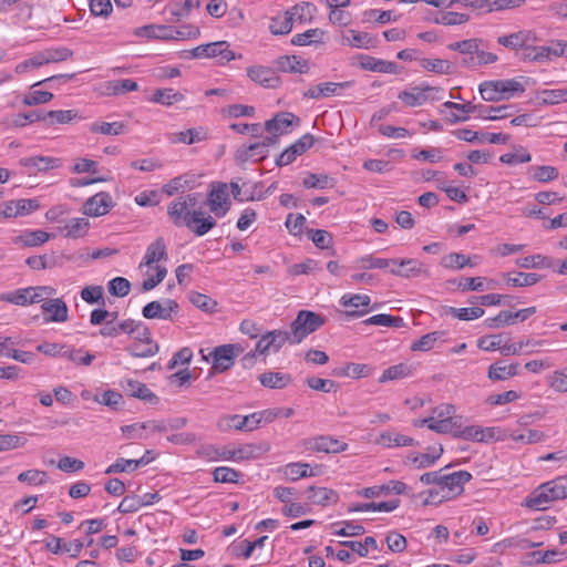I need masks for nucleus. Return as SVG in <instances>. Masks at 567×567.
<instances>
[{
    "mask_svg": "<svg viewBox=\"0 0 567 567\" xmlns=\"http://www.w3.org/2000/svg\"><path fill=\"white\" fill-rule=\"evenodd\" d=\"M182 56L186 59L217 58L223 62H230L236 59L235 53L229 49L227 41H217L207 44H200L193 50L183 51Z\"/></svg>",
    "mask_w": 567,
    "mask_h": 567,
    "instance_id": "obj_5",
    "label": "nucleus"
},
{
    "mask_svg": "<svg viewBox=\"0 0 567 567\" xmlns=\"http://www.w3.org/2000/svg\"><path fill=\"white\" fill-rule=\"evenodd\" d=\"M183 100L184 95L181 92H177L171 87L155 90L152 97L150 99L151 102L158 103L165 106H171L172 104L181 102Z\"/></svg>",
    "mask_w": 567,
    "mask_h": 567,
    "instance_id": "obj_41",
    "label": "nucleus"
},
{
    "mask_svg": "<svg viewBox=\"0 0 567 567\" xmlns=\"http://www.w3.org/2000/svg\"><path fill=\"white\" fill-rule=\"evenodd\" d=\"M258 379L261 385L268 389H284L292 381L289 373L272 371L261 373Z\"/></svg>",
    "mask_w": 567,
    "mask_h": 567,
    "instance_id": "obj_35",
    "label": "nucleus"
},
{
    "mask_svg": "<svg viewBox=\"0 0 567 567\" xmlns=\"http://www.w3.org/2000/svg\"><path fill=\"white\" fill-rule=\"evenodd\" d=\"M482 43H483L482 39L473 38V39H467V40L450 43L447 45V49H450L452 51H457L464 55L476 54L478 52V48Z\"/></svg>",
    "mask_w": 567,
    "mask_h": 567,
    "instance_id": "obj_59",
    "label": "nucleus"
},
{
    "mask_svg": "<svg viewBox=\"0 0 567 567\" xmlns=\"http://www.w3.org/2000/svg\"><path fill=\"white\" fill-rule=\"evenodd\" d=\"M441 91L440 87H433L430 85L413 86L410 91H402L398 97L410 107L423 105L429 100V92Z\"/></svg>",
    "mask_w": 567,
    "mask_h": 567,
    "instance_id": "obj_20",
    "label": "nucleus"
},
{
    "mask_svg": "<svg viewBox=\"0 0 567 567\" xmlns=\"http://www.w3.org/2000/svg\"><path fill=\"white\" fill-rule=\"evenodd\" d=\"M412 374V368L406 363L391 365L383 371L379 378L380 383L388 381L401 380Z\"/></svg>",
    "mask_w": 567,
    "mask_h": 567,
    "instance_id": "obj_46",
    "label": "nucleus"
},
{
    "mask_svg": "<svg viewBox=\"0 0 567 567\" xmlns=\"http://www.w3.org/2000/svg\"><path fill=\"white\" fill-rule=\"evenodd\" d=\"M326 323V318L310 310H300L291 322V344L300 343L307 336L319 330Z\"/></svg>",
    "mask_w": 567,
    "mask_h": 567,
    "instance_id": "obj_4",
    "label": "nucleus"
},
{
    "mask_svg": "<svg viewBox=\"0 0 567 567\" xmlns=\"http://www.w3.org/2000/svg\"><path fill=\"white\" fill-rule=\"evenodd\" d=\"M343 44L360 49H371L378 47L379 39L377 35L368 32L350 29L348 30L347 35L343 37Z\"/></svg>",
    "mask_w": 567,
    "mask_h": 567,
    "instance_id": "obj_25",
    "label": "nucleus"
},
{
    "mask_svg": "<svg viewBox=\"0 0 567 567\" xmlns=\"http://www.w3.org/2000/svg\"><path fill=\"white\" fill-rule=\"evenodd\" d=\"M302 185L305 188L323 189L328 186L333 187V178L327 174L309 173L308 176L302 181Z\"/></svg>",
    "mask_w": 567,
    "mask_h": 567,
    "instance_id": "obj_61",
    "label": "nucleus"
},
{
    "mask_svg": "<svg viewBox=\"0 0 567 567\" xmlns=\"http://www.w3.org/2000/svg\"><path fill=\"white\" fill-rule=\"evenodd\" d=\"M516 265L525 269L551 268L554 266V259L543 255L526 256L518 258Z\"/></svg>",
    "mask_w": 567,
    "mask_h": 567,
    "instance_id": "obj_44",
    "label": "nucleus"
},
{
    "mask_svg": "<svg viewBox=\"0 0 567 567\" xmlns=\"http://www.w3.org/2000/svg\"><path fill=\"white\" fill-rule=\"evenodd\" d=\"M495 427L482 429L476 425L464 426V440L475 442H488L495 439Z\"/></svg>",
    "mask_w": 567,
    "mask_h": 567,
    "instance_id": "obj_45",
    "label": "nucleus"
},
{
    "mask_svg": "<svg viewBox=\"0 0 567 567\" xmlns=\"http://www.w3.org/2000/svg\"><path fill=\"white\" fill-rule=\"evenodd\" d=\"M276 66L281 72L288 73H308L309 63L298 55H282L276 60Z\"/></svg>",
    "mask_w": 567,
    "mask_h": 567,
    "instance_id": "obj_30",
    "label": "nucleus"
},
{
    "mask_svg": "<svg viewBox=\"0 0 567 567\" xmlns=\"http://www.w3.org/2000/svg\"><path fill=\"white\" fill-rule=\"evenodd\" d=\"M167 249L166 244L163 237H157L154 241H152L147 248L146 252L144 255L143 261L141 266H152L154 262L167 260Z\"/></svg>",
    "mask_w": 567,
    "mask_h": 567,
    "instance_id": "obj_32",
    "label": "nucleus"
},
{
    "mask_svg": "<svg viewBox=\"0 0 567 567\" xmlns=\"http://www.w3.org/2000/svg\"><path fill=\"white\" fill-rule=\"evenodd\" d=\"M443 331H433L422 336L419 340L414 341L410 349L412 351H429L433 349L435 342L442 338Z\"/></svg>",
    "mask_w": 567,
    "mask_h": 567,
    "instance_id": "obj_62",
    "label": "nucleus"
},
{
    "mask_svg": "<svg viewBox=\"0 0 567 567\" xmlns=\"http://www.w3.org/2000/svg\"><path fill=\"white\" fill-rule=\"evenodd\" d=\"M33 291V287L17 289L12 292L3 293L0 299L17 306L41 302V296Z\"/></svg>",
    "mask_w": 567,
    "mask_h": 567,
    "instance_id": "obj_28",
    "label": "nucleus"
},
{
    "mask_svg": "<svg viewBox=\"0 0 567 567\" xmlns=\"http://www.w3.org/2000/svg\"><path fill=\"white\" fill-rule=\"evenodd\" d=\"M359 65L362 70L379 72V73H400L399 66L395 62L377 59L367 54H358Z\"/></svg>",
    "mask_w": 567,
    "mask_h": 567,
    "instance_id": "obj_18",
    "label": "nucleus"
},
{
    "mask_svg": "<svg viewBox=\"0 0 567 567\" xmlns=\"http://www.w3.org/2000/svg\"><path fill=\"white\" fill-rule=\"evenodd\" d=\"M309 501L312 504L326 506L331 503H336L338 499V495L334 491L326 488V487H315L310 486L308 488Z\"/></svg>",
    "mask_w": 567,
    "mask_h": 567,
    "instance_id": "obj_38",
    "label": "nucleus"
},
{
    "mask_svg": "<svg viewBox=\"0 0 567 567\" xmlns=\"http://www.w3.org/2000/svg\"><path fill=\"white\" fill-rule=\"evenodd\" d=\"M121 328L124 333L135 334L134 342L157 343L153 340L150 328L143 321L125 319L121 321Z\"/></svg>",
    "mask_w": 567,
    "mask_h": 567,
    "instance_id": "obj_22",
    "label": "nucleus"
},
{
    "mask_svg": "<svg viewBox=\"0 0 567 567\" xmlns=\"http://www.w3.org/2000/svg\"><path fill=\"white\" fill-rule=\"evenodd\" d=\"M470 20V16L465 13L446 11L442 12L434 18L433 22L442 25H456L466 23Z\"/></svg>",
    "mask_w": 567,
    "mask_h": 567,
    "instance_id": "obj_63",
    "label": "nucleus"
},
{
    "mask_svg": "<svg viewBox=\"0 0 567 567\" xmlns=\"http://www.w3.org/2000/svg\"><path fill=\"white\" fill-rule=\"evenodd\" d=\"M399 268H392L390 270L391 275L402 277V278H412L419 277L422 274H427V269L424 264L414 258H405L398 259Z\"/></svg>",
    "mask_w": 567,
    "mask_h": 567,
    "instance_id": "obj_21",
    "label": "nucleus"
},
{
    "mask_svg": "<svg viewBox=\"0 0 567 567\" xmlns=\"http://www.w3.org/2000/svg\"><path fill=\"white\" fill-rule=\"evenodd\" d=\"M137 90V82L131 79L111 80L105 82V91L109 95H123L127 92Z\"/></svg>",
    "mask_w": 567,
    "mask_h": 567,
    "instance_id": "obj_40",
    "label": "nucleus"
},
{
    "mask_svg": "<svg viewBox=\"0 0 567 567\" xmlns=\"http://www.w3.org/2000/svg\"><path fill=\"white\" fill-rule=\"evenodd\" d=\"M122 388L125 393L132 398L140 399L151 404H157L159 402V398L152 392L146 384L140 381L128 379L122 384Z\"/></svg>",
    "mask_w": 567,
    "mask_h": 567,
    "instance_id": "obj_24",
    "label": "nucleus"
},
{
    "mask_svg": "<svg viewBox=\"0 0 567 567\" xmlns=\"http://www.w3.org/2000/svg\"><path fill=\"white\" fill-rule=\"evenodd\" d=\"M44 313H49L45 317V321L64 322L68 320V306L62 299H50L41 306Z\"/></svg>",
    "mask_w": 567,
    "mask_h": 567,
    "instance_id": "obj_31",
    "label": "nucleus"
},
{
    "mask_svg": "<svg viewBox=\"0 0 567 567\" xmlns=\"http://www.w3.org/2000/svg\"><path fill=\"white\" fill-rule=\"evenodd\" d=\"M546 492L549 493L551 502L567 497V477L561 476L544 483Z\"/></svg>",
    "mask_w": 567,
    "mask_h": 567,
    "instance_id": "obj_50",
    "label": "nucleus"
},
{
    "mask_svg": "<svg viewBox=\"0 0 567 567\" xmlns=\"http://www.w3.org/2000/svg\"><path fill=\"white\" fill-rule=\"evenodd\" d=\"M300 117L291 112H279L272 118L266 121L265 128L269 133L280 132V134L288 133L287 128L291 125H299Z\"/></svg>",
    "mask_w": 567,
    "mask_h": 567,
    "instance_id": "obj_23",
    "label": "nucleus"
},
{
    "mask_svg": "<svg viewBox=\"0 0 567 567\" xmlns=\"http://www.w3.org/2000/svg\"><path fill=\"white\" fill-rule=\"evenodd\" d=\"M379 443L386 447L393 446H412L414 440L410 436L395 433V432H385L380 435Z\"/></svg>",
    "mask_w": 567,
    "mask_h": 567,
    "instance_id": "obj_54",
    "label": "nucleus"
},
{
    "mask_svg": "<svg viewBox=\"0 0 567 567\" xmlns=\"http://www.w3.org/2000/svg\"><path fill=\"white\" fill-rule=\"evenodd\" d=\"M198 196L195 193L179 196L167 206V215L176 227L185 226L196 236L206 235L216 226V219L210 216H204L205 213L196 206Z\"/></svg>",
    "mask_w": 567,
    "mask_h": 567,
    "instance_id": "obj_1",
    "label": "nucleus"
},
{
    "mask_svg": "<svg viewBox=\"0 0 567 567\" xmlns=\"http://www.w3.org/2000/svg\"><path fill=\"white\" fill-rule=\"evenodd\" d=\"M405 489V484L400 481H391L386 484L380 485V486H372L363 488L360 492V495L367 498H373L379 497L382 494H388L390 492H393L395 494H402Z\"/></svg>",
    "mask_w": 567,
    "mask_h": 567,
    "instance_id": "obj_36",
    "label": "nucleus"
},
{
    "mask_svg": "<svg viewBox=\"0 0 567 567\" xmlns=\"http://www.w3.org/2000/svg\"><path fill=\"white\" fill-rule=\"evenodd\" d=\"M280 472L289 481H298L303 477L317 476L323 473L321 464L311 465L310 463H288L280 468Z\"/></svg>",
    "mask_w": 567,
    "mask_h": 567,
    "instance_id": "obj_17",
    "label": "nucleus"
},
{
    "mask_svg": "<svg viewBox=\"0 0 567 567\" xmlns=\"http://www.w3.org/2000/svg\"><path fill=\"white\" fill-rule=\"evenodd\" d=\"M133 358H148L158 353V343L133 342L124 348Z\"/></svg>",
    "mask_w": 567,
    "mask_h": 567,
    "instance_id": "obj_43",
    "label": "nucleus"
},
{
    "mask_svg": "<svg viewBox=\"0 0 567 567\" xmlns=\"http://www.w3.org/2000/svg\"><path fill=\"white\" fill-rule=\"evenodd\" d=\"M125 124L123 122H94L90 126V132L103 135H120L124 133Z\"/></svg>",
    "mask_w": 567,
    "mask_h": 567,
    "instance_id": "obj_58",
    "label": "nucleus"
},
{
    "mask_svg": "<svg viewBox=\"0 0 567 567\" xmlns=\"http://www.w3.org/2000/svg\"><path fill=\"white\" fill-rule=\"evenodd\" d=\"M89 227V219L84 217L72 218L63 228H61V233H64V236L68 238H80L87 233Z\"/></svg>",
    "mask_w": 567,
    "mask_h": 567,
    "instance_id": "obj_42",
    "label": "nucleus"
},
{
    "mask_svg": "<svg viewBox=\"0 0 567 567\" xmlns=\"http://www.w3.org/2000/svg\"><path fill=\"white\" fill-rule=\"evenodd\" d=\"M235 344H223L213 349L209 355L213 358L212 371L209 378L215 373H221L229 370L236 359Z\"/></svg>",
    "mask_w": 567,
    "mask_h": 567,
    "instance_id": "obj_9",
    "label": "nucleus"
},
{
    "mask_svg": "<svg viewBox=\"0 0 567 567\" xmlns=\"http://www.w3.org/2000/svg\"><path fill=\"white\" fill-rule=\"evenodd\" d=\"M303 447L306 451L310 452L334 454L346 451L348 449V444L328 435H320L303 440Z\"/></svg>",
    "mask_w": 567,
    "mask_h": 567,
    "instance_id": "obj_10",
    "label": "nucleus"
},
{
    "mask_svg": "<svg viewBox=\"0 0 567 567\" xmlns=\"http://www.w3.org/2000/svg\"><path fill=\"white\" fill-rule=\"evenodd\" d=\"M421 65L425 70H427L430 72L437 73V74H446V75H449V74L453 73L452 63L450 61H447V60H442V59H422L421 60Z\"/></svg>",
    "mask_w": 567,
    "mask_h": 567,
    "instance_id": "obj_60",
    "label": "nucleus"
},
{
    "mask_svg": "<svg viewBox=\"0 0 567 567\" xmlns=\"http://www.w3.org/2000/svg\"><path fill=\"white\" fill-rule=\"evenodd\" d=\"M354 81L344 82H323L311 86L308 91L303 92L305 99L319 100L322 97L340 95L342 90L353 86Z\"/></svg>",
    "mask_w": 567,
    "mask_h": 567,
    "instance_id": "obj_13",
    "label": "nucleus"
},
{
    "mask_svg": "<svg viewBox=\"0 0 567 567\" xmlns=\"http://www.w3.org/2000/svg\"><path fill=\"white\" fill-rule=\"evenodd\" d=\"M450 465L442 468L441 489L447 493L443 497H451L458 495L463 491V484L468 482L472 475L466 471L450 472Z\"/></svg>",
    "mask_w": 567,
    "mask_h": 567,
    "instance_id": "obj_7",
    "label": "nucleus"
},
{
    "mask_svg": "<svg viewBox=\"0 0 567 567\" xmlns=\"http://www.w3.org/2000/svg\"><path fill=\"white\" fill-rule=\"evenodd\" d=\"M445 313L451 315L460 320L468 321L478 319L484 316L485 310L481 307H471V308H454V307H445Z\"/></svg>",
    "mask_w": 567,
    "mask_h": 567,
    "instance_id": "obj_53",
    "label": "nucleus"
},
{
    "mask_svg": "<svg viewBox=\"0 0 567 567\" xmlns=\"http://www.w3.org/2000/svg\"><path fill=\"white\" fill-rule=\"evenodd\" d=\"M533 178L539 183H548L556 179L559 172L556 167L550 165L533 166Z\"/></svg>",
    "mask_w": 567,
    "mask_h": 567,
    "instance_id": "obj_64",
    "label": "nucleus"
},
{
    "mask_svg": "<svg viewBox=\"0 0 567 567\" xmlns=\"http://www.w3.org/2000/svg\"><path fill=\"white\" fill-rule=\"evenodd\" d=\"M174 32L175 27L173 25L150 24L136 29L135 34L138 37H146L148 39L171 41L177 38L174 35Z\"/></svg>",
    "mask_w": 567,
    "mask_h": 567,
    "instance_id": "obj_27",
    "label": "nucleus"
},
{
    "mask_svg": "<svg viewBox=\"0 0 567 567\" xmlns=\"http://www.w3.org/2000/svg\"><path fill=\"white\" fill-rule=\"evenodd\" d=\"M525 86L516 79L484 81L480 84V93L484 101L499 102L524 93Z\"/></svg>",
    "mask_w": 567,
    "mask_h": 567,
    "instance_id": "obj_3",
    "label": "nucleus"
},
{
    "mask_svg": "<svg viewBox=\"0 0 567 567\" xmlns=\"http://www.w3.org/2000/svg\"><path fill=\"white\" fill-rule=\"evenodd\" d=\"M365 326H383V327H404V321L401 317H395L386 313L374 315L363 321Z\"/></svg>",
    "mask_w": 567,
    "mask_h": 567,
    "instance_id": "obj_57",
    "label": "nucleus"
},
{
    "mask_svg": "<svg viewBox=\"0 0 567 567\" xmlns=\"http://www.w3.org/2000/svg\"><path fill=\"white\" fill-rule=\"evenodd\" d=\"M400 501L399 499H392L388 502H381V503H363V504H357L351 507H349V512H369V511H378V512H392L395 508L399 507Z\"/></svg>",
    "mask_w": 567,
    "mask_h": 567,
    "instance_id": "obj_47",
    "label": "nucleus"
},
{
    "mask_svg": "<svg viewBox=\"0 0 567 567\" xmlns=\"http://www.w3.org/2000/svg\"><path fill=\"white\" fill-rule=\"evenodd\" d=\"M538 105H554L559 102H567V89H545L537 93Z\"/></svg>",
    "mask_w": 567,
    "mask_h": 567,
    "instance_id": "obj_39",
    "label": "nucleus"
},
{
    "mask_svg": "<svg viewBox=\"0 0 567 567\" xmlns=\"http://www.w3.org/2000/svg\"><path fill=\"white\" fill-rule=\"evenodd\" d=\"M546 492L549 493L551 502L567 497V477L561 476L544 483Z\"/></svg>",
    "mask_w": 567,
    "mask_h": 567,
    "instance_id": "obj_49",
    "label": "nucleus"
},
{
    "mask_svg": "<svg viewBox=\"0 0 567 567\" xmlns=\"http://www.w3.org/2000/svg\"><path fill=\"white\" fill-rule=\"evenodd\" d=\"M324 31L321 29H309L303 33L295 34L291 38L292 45H309L312 43H322Z\"/></svg>",
    "mask_w": 567,
    "mask_h": 567,
    "instance_id": "obj_52",
    "label": "nucleus"
},
{
    "mask_svg": "<svg viewBox=\"0 0 567 567\" xmlns=\"http://www.w3.org/2000/svg\"><path fill=\"white\" fill-rule=\"evenodd\" d=\"M441 265L447 269H463L466 266H475V262L472 261L471 257L464 254L451 252L442 258Z\"/></svg>",
    "mask_w": 567,
    "mask_h": 567,
    "instance_id": "obj_48",
    "label": "nucleus"
},
{
    "mask_svg": "<svg viewBox=\"0 0 567 567\" xmlns=\"http://www.w3.org/2000/svg\"><path fill=\"white\" fill-rule=\"evenodd\" d=\"M179 305L174 299H165L162 302L151 301L146 303L142 309V315L145 319H162V320H174V315L178 313Z\"/></svg>",
    "mask_w": 567,
    "mask_h": 567,
    "instance_id": "obj_6",
    "label": "nucleus"
},
{
    "mask_svg": "<svg viewBox=\"0 0 567 567\" xmlns=\"http://www.w3.org/2000/svg\"><path fill=\"white\" fill-rule=\"evenodd\" d=\"M530 40L529 31H518L507 35H501L497 38L498 44L506 47L512 50L523 49L527 50H536V47L528 45L527 43Z\"/></svg>",
    "mask_w": 567,
    "mask_h": 567,
    "instance_id": "obj_29",
    "label": "nucleus"
},
{
    "mask_svg": "<svg viewBox=\"0 0 567 567\" xmlns=\"http://www.w3.org/2000/svg\"><path fill=\"white\" fill-rule=\"evenodd\" d=\"M518 368V363L503 365V361H497L489 365L487 377L492 381H504L507 380L508 378L517 375Z\"/></svg>",
    "mask_w": 567,
    "mask_h": 567,
    "instance_id": "obj_34",
    "label": "nucleus"
},
{
    "mask_svg": "<svg viewBox=\"0 0 567 567\" xmlns=\"http://www.w3.org/2000/svg\"><path fill=\"white\" fill-rule=\"evenodd\" d=\"M247 76L252 82L266 89H276L281 84V80L276 70L264 65H252L247 68Z\"/></svg>",
    "mask_w": 567,
    "mask_h": 567,
    "instance_id": "obj_15",
    "label": "nucleus"
},
{
    "mask_svg": "<svg viewBox=\"0 0 567 567\" xmlns=\"http://www.w3.org/2000/svg\"><path fill=\"white\" fill-rule=\"evenodd\" d=\"M207 204L212 213L217 217H223L230 209V200L225 183L213 184V189L208 194Z\"/></svg>",
    "mask_w": 567,
    "mask_h": 567,
    "instance_id": "obj_11",
    "label": "nucleus"
},
{
    "mask_svg": "<svg viewBox=\"0 0 567 567\" xmlns=\"http://www.w3.org/2000/svg\"><path fill=\"white\" fill-rule=\"evenodd\" d=\"M477 114L480 117L491 121H497L502 118H507L513 115V106L512 105H483L478 104Z\"/></svg>",
    "mask_w": 567,
    "mask_h": 567,
    "instance_id": "obj_37",
    "label": "nucleus"
},
{
    "mask_svg": "<svg viewBox=\"0 0 567 567\" xmlns=\"http://www.w3.org/2000/svg\"><path fill=\"white\" fill-rule=\"evenodd\" d=\"M293 25V17L290 14V11H286L282 18H272L269 29L270 32L275 35H284L288 34L292 30Z\"/></svg>",
    "mask_w": 567,
    "mask_h": 567,
    "instance_id": "obj_56",
    "label": "nucleus"
},
{
    "mask_svg": "<svg viewBox=\"0 0 567 567\" xmlns=\"http://www.w3.org/2000/svg\"><path fill=\"white\" fill-rule=\"evenodd\" d=\"M551 503L549 493L546 492V487L543 483L523 501L522 506L532 511H545L549 508Z\"/></svg>",
    "mask_w": 567,
    "mask_h": 567,
    "instance_id": "obj_26",
    "label": "nucleus"
},
{
    "mask_svg": "<svg viewBox=\"0 0 567 567\" xmlns=\"http://www.w3.org/2000/svg\"><path fill=\"white\" fill-rule=\"evenodd\" d=\"M414 426L421 427L426 425L430 430L436 433L452 434L455 437L464 439V427L457 420H441L437 417H425L415 420Z\"/></svg>",
    "mask_w": 567,
    "mask_h": 567,
    "instance_id": "obj_8",
    "label": "nucleus"
},
{
    "mask_svg": "<svg viewBox=\"0 0 567 567\" xmlns=\"http://www.w3.org/2000/svg\"><path fill=\"white\" fill-rule=\"evenodd\" d=\"M188 299L193 306L207 313L215 312L218 305L217 301L209 296L197 291H190L188 293Z\"/></svg>",
    "mask_w": 567,
    "mask_h": 567,
    "instance_id": "obj_51",
    "label": "nucleus"
},
{
    "mask_svg": "<svg viewBox=\"0 0 567 567\" xmlns=\"http://www.w3.org/2000/svg\"><path fill=\"white\" fill-rule=\"evenodd\" d=\"M54 238L53 234L47 233L41 229L24 230L14 238V244H20L23 247H38Z\"/></svg>",
    "mask_w": 567,
    "mask_h": 567,
    "instance_id": "obj_33",
    "label": "nucleus"
},
{
    "mask_svg": "<svg viewBox=\"0 0 567 567\" xmlns=\"http://www.w3.org/2000/svg\"><path fill=\"white\" fill-rule=\"evenodd\" d=\"M269 150L265 148L264 144H259V142L243 145L237 148L235 153V161L238 165H244L250 159L255 162H261L268 156Z\"/></svg>",
    "mask_w": 567,
    "mask_h": 567,
    "instance_id": "obj_19",
    "label": "nucleus"
},
{
    "mask_svg": "<svg viewBox=\"0 0 567 567\" xmlns=\"http://www.w3.org/2000/svg\"><path fill=\"white\" fill-rule=\"evenodd\" d=\"M268 451L269 445L266 443L247 444L238 450L207 444L203 445L197 453L206 461H252L264 457Z\"/></svg>",
    "mask_w": 567,
    "mask_h": 567,
    "instance_id": "obj_2",
    "label": "nucleus"
},
{
    "mask_svg": "<svg viewBox=\"0 0 567 567\" xmlns=\"http://www.w3.org/2000/svg\"><path fill=\"white\" fill-rule=\"evenodd\" d=\"M115 203L107 192H100L86 199L83 205V214L91 217L106 215Z\"/></svg>",
    "mask_w": 567,
    "mask_h": 567,
    "instance_id": "obj_12",
    "label": "nucleus"
},
{
    "mask_svg": "<svg viewBox=\"0 0 567 567\" xmlns=\"http://www.w3.org/2000/svg\"><path fill=\"white\" fill-rule=\"evenodd\" d=\"M504 279L508 286L528 287L537 284L542 276L535 272H518L517 277H511L509 274H505Z\"/></svg>",
    "mask_w": 567,
    "mask_h": 567,
    "instance_id": "obj_55",
    "label": "nucleus"
},
{
    "mask_svg": "<svg viewBox=\"0 0 567 567\" xmlns=\"http://www.w3.org/2000/svg\"><path fill=\"white\" fill-rule=\"evenodd\" d=\"M453 134L461 141H465L468 143H484L488 142L491 144H506L511 136L504 133H483L475 132L470 128H460L453 132Z\"/></svg>",
    "mask_w": 567,
    "mask_h": 567,
    "instance_id": "obj_14",
    "label": "nucleus"
},
{
    "mask_svg": "<svg viewBox=\"0 0 567 567\" xmlns=\"http://www.w3.org/2000/svg\"><path fill=\"white\" fill-rule=\"evenodd\" d=\"M371 298L368 295H344L340 303L348 308L343 313L348 318H359L369 312Z\"/></svg>",
    "mask_w": 567,
    "mask_h": 567,
    "instance_id": "obj_16",
    "label": "nucleus"
}]
</instances>
